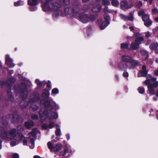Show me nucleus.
I'll return each mask as SVG.
<instances>
[{
  "label": "nucleus",
  "instance_id": "39",
  "mask_svg": "<svg viewBox=\"0 0 158 158\" xmlns=\"http://www.w3.org/2000/svg\"><path fill=\"white\" fill-rule=\"evenodd\" d=\"M60 2L63 4L65 5L69 4V0H60Z\"/></svg>",
  "mask_w": 158,
  "mask_h": 158
},
{
  "label": "nucleus",
  "instance_id": "37",
  "mask_svg": "<svg viewBox=\"0 0 158 158\" xmlns=\"http://www.w3.org/2000/svg\"><path fill=\"white\" fill-rule=\"evenodd\" d=\"M142 3L141 1H139L136 3V6L138 8H140L142 5Z\"/></svg>",
  "mask_w": 158,
  "mask_h": 158
},
{
  "label": "nucleus",
  "instance_id": "54",
  "mask_svg": "<svg viewBox=\"0 0 158 158\" xmlns=\"http://www.w3.org/2000/svg\"><path fill=\"white\" fill-rule=\"evenodd\" d=\"M104 18L105 19H106L107 20L109 19V17L108 15H106V17L104 16Z\"/></svg>",
  "mask_w": 158,
  "mask_h": 158
},
{
  "label": "nucleus",
  "instance_id": "17",
  "mask_svg": "<svg viewBox=\"0 0 158 158\" xmlns=\"http://www.w3.org/2000/svg\"><path fill=\"white\" fill-rule=\"evenodd\" d=\"M25 127L27 128H29L32 127L34 124L32 121H30L27 122H26L25 123Z\"/></svg>",
  "mask_w": 158,
  "mask_h": 158
},
{
  "label": "nucleus",
  "instance_id": "36",
  "mask_svg": "<svg viewBox=\"0 0 158 158\" xmlns=\"http://www.w3.org/2000/svg\"><path fill=\"white\" fill-rule=\"evenodd\" d=\"M148 89L150 91V93L151 94L154 95L155 94V91L153 88H148Z\"/></svg>",
  "mask_w": 158,
  "mask_h": 158
},
{
  "label": "nucleus",
  "instance_id": "51",
  "mask_svg": "<svg viewBox=\"0 0 158 158\" xmlns=\"http://www.w3.org/2000/svg\"><path fill=\"white\" fill-rule=\"evenodd\" d=\"M67 152H68V149H66L64 150V153L62 154V156H64L65 155V153Z\"/></svg>",
  "mask_w": 158,
  "mask_h": 158
},
{
  "label": "nucleus",
  "instance_id": "53",
  "mask_svg": "<svg viewBox=\"0 0 158 158\" xmlns=\"http://www.w3.org/2000/svg\"><path fill=\"white\" fill-rule=\"evenodd\" d=\"M129 29L131 31H132L134 30V29L133 27H129Z\"/></svg>",
  "mask_w": 158,
  "mask_h": 158
},
{
  "label": "nucleus",
  "instance_id": "7",
  "mask_svg": "<svg viewBox=\"0 0 158 158\" xmlns=\"http://www.w3.org/2000/svg\"><path fill=\"white\" fill-rule=\"evenodd\" d=\"M120 16L122 19L126 21H132L134 19L133 14L132 13H130L129 16L128 17L122 14H120Z\"/></svg>",
  "mask_w": 158,
  "mask_h": 158
},
{
  "label": "nucleus",
  "instance_id": "15",
  "mask_svg": "<svg viewBox=\"0 0 158 158\" xmlns=\"http://www.w3.org/2000/svg\"><path fill=\"white\" fill-rule=\"evenodd\" d=\"M38 3V0H28V4L30 6L36 5Z\"/></svg>",
  "mask_w": 158,
  "mask_h": 158
},
{
  "label": "nucleus",
  "instance_id": "1",
  "mask_svg": "<svg viewBox=\"0 0 158 158\" xmlns=\"http://www.w3.org/2000/svg\"><path fill=\"white\" fill-rule=\"evenodd\" d=\"M1 137L2 138L6 140L10 138L11 140H15L16 142H15V143L13 142H11V145L12 146H14L18 143L19 141H23V144L24 145L27 144V138L24 137L22 134L17 133L16 130L15 129L8 131L6 128H2L1 130Z\"/></svg>",
  "mask_w": 158,
  "mask_h": 158
},
{
  "label": "nucleus",
  "instance_id": "4",
  "mask_svg": "<svg viewBox=\"0 0 158 158\" xmlns=\"http://www.w3.org/2000/svg\"><path fill=\"white\" fill-rule=\"evenodd\" d=\"M35 133L34 131L29 132L28 133L29 138H30V143L29 146L31 148L33 149L34 147V139Z\"/></svg>",
  "mask_w": 158,
  "mask_h": 158
},
{
  "label": "nucleus",
  "instance_id": "55",
  "mask_svg": "<svg viewBox=\"0 0 158 158\" xmlns=\"http://www.w3.org/2000/svg\"><path fill=\"white\" fill-rule=\"evenodd\" d=\"M33 158H41L39 156H34Z\"/></svg>",
  "mask_w": 158,
  "mask_h": 158
},
{
  "label": "nucleus",
  "instance_id": "64",
  "mask_svg": "<svg viewBox=\"0 0 158 158\" xmlns=\"http://www.w3.org/2000/svg\"><path fill=\"white\" fill-rule=\"evenodd\" d=\"M156 96L158 97V90L157 91V92H156Z\"/></svg>",
  "mask_w": 158,
  "mask_h": 158
},
{
  "label": "nucleus",
  "instance_id": "10",
  "mask_svg": "<svg viewBox=\"0 0 158 158\" xmlns=\"http://www.w3.org/2000/svg\"><path fill=\"white\" fill-rule=\"evenodd\" d=\"M6 63L11 67H13L15 65L12 62V60L11 59L8 55H7L6 56Z\"/></svg>",
  "mask_w": 158,
  "mask_h": 158
},
{
  "label": "nucleus",
  "instance_id": "52",
  "mask_svg": "<svg viewBox=\"0 0 158 158\" xmlns=\"http://www.w3.org/2000/svg\"><path fill=\"white\" fill-rule=\"evenodd\" d=\"M154 74L155 75L158 76V69L154 71Z\"/></svg>",
  "mask_w": 158,
  "mask_h": 158
},
{
  "label": "nucleus",
  "instance_id": "13",
  "mask_svg": "<svg viewBox=\"0 0 158 158\" xmlns=\"http://www.w3.org/2000/svg\"><path fill=\"white\" fill-rule=\"evenodd\" d=\"M146 67L145 65H143L142 67V70L140 71V73L142 76H146L148 73V71L146 70Z\"/></svg>",
  "mask_w": 158,
  "mask_h": 158
},
{
  "label": "nucleus",
  "instance_id": "57",
  "mask_svg": "<svg viewBox=\"0 0 158 158\" xmlns=\"http://www.w3.org/2000/svg\"><path fill=\"white\" fill-rule=\"evenodd\" d=\"M152 76L150 75V74H149L148 75H147V78H151L152 77Z\"/></svg>",
  "mask_w": 158,
  "mask_h": 158
},
{
  "label": "nucleus",
  "instance_id": "34",
  "mask_svg": "<svg viewBox=\"0 0 158 158\" xmlns=\"http://www.w3.org/2000/svg\"><path fill=\"white\" fill-rule=\"evenodd\" d=\"M30 108L31 110L34 111L36 110L37 109V106L35 105H32L30 106Z\"/></svg>",
  "mask_w": 158,
  "mask_h": 158
},
{
  "label": "nucleus",
  "instance_id": "32",
  "mask_svg": "<svg viewBox=\"0 0 158 158\" xmlns=\"http://www.w3.org/2000/svg\"><path fill=\"white\" fill-rule=\"evenodd\" d=\"M121 45V48L123 49L127 48L128 47V44L127 43H122Z\"/></svg>",
  "mask_w": 158,
  "mask_h": 158
},
{
  "label": "nucleus",
  "instance_id": "46",
  "mask_svg": "<svg viewBox=\"0 0 158 158\" xmlns=\"http://www.w3.org/2000/svg\"><path fill=\"white\" fill-rule=\"evenodd\" d=\"M54 123L52 122H50L49 125V127L50 128H52L53 127H54Z\"/></svg>",
  "mask_w": 158,
  "mask_h": 158
},
{
  "label": "nucleus",
  "instance_id": "20",
  "mask_svg": "<svg viewBox=\"0 0 158 158\" xmlns=\"http://www.w3.org/2000/svg\"><path fill=\"white\" fill-rule=\"evenodd\" d=\"M35 82L37 84L38 87H40L43 85H44L46 83V82L45 81H44L43 82H40V81L39 79H36L35 80Z\"/></svg>",
  "mask_w": 158,
  "mask_h": 158
},
{
  "label": "nucleus",
  "instance_id": "47",
  "mask_svg": "<svg viewBox=\"0 0 158 158\" xmlns=\"http://www.w3.org/2000/svg\"><path fill=\"white\" fill-rule=\"evenodd\" d=\"M50 104V102L49 101H47L45 103V105L46 106H48Z\"/></svg>",
  "mask_w": 158,
  "mask_h": 158
},
{
  "label": "nucleus",
  "instance_id": "26",
  "mask_svg": "<svg viewBox=\"0 0 158 158\" xmlns=\"http://www.w3.org/2000/svg\"><path fill=\"white\" fill-rule=\"evenodd\" d=\"M56 131L55 133L56 135L59 136L61 134L60 129L59 128V126L58 125H56Z\"/></svg>",
  "mask_w": 158,
  "mask_h": 158
},
{
  "label": "nucleus",
  "instance_id": "48",
  "mask_svg": "<svg viewBox=\"0 0 158 158\" xmlns=\"http://www.w3.org/2000/svg\"><path fill=\"white\" fill-rule=\"evenodd\" d=\"M123 75L125 77H127L128 76V73L127 72H124L123 74Z\"/></svg>",
  "mask_w": 158,
  "mask_h": 158
},
{
  "label": "nucleus",
  "instance_id": "49",
  "mask_svg": "<svg viewBox=\"0 0 158 158\" xmlns=\"http://www.w3.org/2000/svg\"><path fill=\"white\" fill-rule=\"evenodd\" d=\"M151 80L152 82H154L156 81V79L155 77H151Z\"/></svg>",
  "mask_w": 158,
  "mask_h": 158
},
{
  "label": "nucleus",
  "instance_id": "3",
  "mask_svg": "<svg viewBox=\"0 0 158 158\" xmlns=\"http://www.w3.org/2000/svg\"><path fill=\"white\" fill-rule=\"evenodd\" d=\"M140 34L139 33H135L133 35V36L135 37V42H133L131 44V47L132 49H136L139 48V44L141 43V41L143 40V37H140L139 36Z\"/></svg>",
  "mask_w": 158,
  "mask_h": 158
},
{
  "label": "nucleus",
  "instance_id": "40",
  "mask_svg": "<svg viewBox=\"0 0 158 158\" xmlns=\"http://www.w3.org/2000/svg\"><path fill=\"white\" fill-rule=\"evenodd\" d=\"M31 118V119L32 120L37 119L39 118L38 116L37 115L35 114L32 115Z\"/></svg>",
  "mask_w": 158,
  "mask_h": 158
},
{
  "label": "nucleus",
  "instance_id": "12",
  "mask_svg": "<svg viewBox=\"0 0 158 158\" xmlns=\"http://www.w3.org/2000/svg\"><path fill=\"white\" fill-rule=\"evenodd\" d=\"M122 60L126 62H130V63L132 60V59L130 56L127 55H123L121 57Z\"/></svg>",
  "mask_w": 158,
  "mask_h": 158
},
{
  "label": "nucleus",
  "instance_id": "41",
  "mask_svg": "<svg viewBox=\"0 0 158 158\" xmlns=\"http://www.w3.org/2000/svg\"><path fill=\"white\" fill-rule=\"evenodd\" d=\"M152 12L153 14H155L158 13V10L156 8H155L152 10Z\"/></svg>",
  "mask_w": 158,
  "mask_h": 158
},
{
  "label": "nucleus",
  "instance_id": "60",
  "mask_svg": "<svg viewBox=\"0 0 158 158\" xmlns=\"http://www.w3.org/2000/svg\"><path fill=\"white\" fill-rule=\"evenodd\" d=\"M156 53L158 54V49H156L155 50Z\"/></svg>",
  "mask_w": 158,
  "mask_h": 158
},
{
  "label": "nucleus",
  "instance_id": "45",
  "mask_svg": "<svg viewBox=\"0 0 158 158\" xmlns=\"http://www.w3.org/2000/svg\"><path fill=\"white\" fill-rule=\"evenodd\" d=\"M151 36V34L149 31H148L145 33V36L147 38Z\"/></svg>",
  "mask_w": 158,
  "mask_h": 158
},
{
  "label": "nucleus",
  "instance_id": "31",
  "mask_svg": "<svg viewBox=\"0 0 158 158\" xmlns=\"http://www.w3.org/2000/svg\"><path fill=\"white\" fill-rule=\"evenodd\" d=\"M51 116L52 118H54V119H56L58 118V115L57 114L54 112H52L51 113Z\"/></svg>",
  "mask_w": 158,
  "mask_h": 158
},
{
  "label": "nucleus",
  "instance_id": "14",
  "mask_svg": "<svg viewBox=\"0 0 158 158\" xmlns=\"http://www.w3.org/2000/svg\"><path fill=\"white\" fill-rule=\"evenodd\" d=\"M141 53L143 56L142 58L143 60H145L148 58V52L144 50H142L140 52Z\"/></svg>",
  "mask_w": 158,
  "mask_h": 158
},
{
  "label": "nucleus",
  "instance_id": "56",
  "mask_svg": "<svg viewBox=\"0 0 158 158\" xmlns=\"http://www.w3.org/2000/svg\"><path fill=\"white\" fill-rule=\"evenodd\" d=\"M155 20L156 22H158V17L156 18L155 19Z\"/></svg>",
  "mask_w": 158,
  "mask_h": 158
},
{
  "label": "nucleus",
  "instance_id": "61",
  "mask_svg": "<svg viewBox=\"0 0 158 158\" xmlns=\"http://www.w3.org/2000/svg\"><path fill=\"white\" fill-rule=\"evenodd\" d=\"M89 0H83V1L84 2H85L88 1Z\"/></svg>",
  "mask_w": 158,
  "mask_h": 158
},
{
  "label": "nucleus",
  "instance_id": "58",
  "mask_svg": "<svg viewBox=\"0 0 158 158\" xmlns=\"http://www.w3.org/2000/svg\"><path fill=\"white\" fill-rule=\"evenodd\" d=\"M66 137L67 139L68 140L69 139V134H67L66 135Z\"/></svg>",
  "mask_w": 158,
  "mask_h": 158
},
{
  "label": "nucleus",
  "instance_id": "2",
  "mask_svg": "<svg viewBox=\"0 0 158 158\" xmlns=\"http://www.w3.org/2000/svg\"><path fill=\"white\" fill-rule=\"evenodd\" d=\"M42 7L44 11L53 10L54 11L53 16L55 17L60 14L62 12L59 10L60 5L58 3L53 2L52 0H47L45 3H43Z\"/></svg>",
  "mask_w": 158,
  "mask_h": 158
},
{
  "label": "nucleus",
  "instance_id": "28",
  "mask_svg": "<svg viewBox=\"0 0 158 158\" xmlns=\"http://www.w3.org/2000/svg\"><path fill=\"white\" fill-rule=\"evenodd\" d=\"M111 3L113 6L115 7L117 6L119 4V2L118 1L115 0H112Z\"/></svg>",
  "mask_w": 158,
  "mask_h": 158
},
{
  "label": "nucleus",
  "instance_id": "38",
  "mask_svg": "<svg viewBox=\"0 0 158 158\" xmlns=\"http://www.w3.org/2000/svg\"><path fill=\"white\" fill-rule=\"evenodd\" d=\"M48 148L51 150H52L53 149V146L51 142H48Z\"/></svg>",
  "mask_w": 158,
  "mask_h": 158
},
{
  "label": "nucleus",
  "instance_id": "5",
  "mask_svg": "<svg viewBox=\"0 0 158 158\" xmlns=\"http://www.w3.org/2000/svg\"><path fill=\"white\" fill-rule=\"evenodd\" d=\"M143 21L145 22L144 24L147 27H149L152 23V21L150 20L149 17L147 14H145L142 17Z\"/></svg>",
  "mask_w": 158,
  "mask_h": 158
},
{
  "label": "nucleus",
  "instance_id": "18",
  "mask_svg": "<svg viewBox=\"0 0 158 158\" xmlns=\"http://www.w3.org/2000/svg\"><path fill=\"white\" fill-rule=\"evenodd\" d=\"M158 86V81H156L154 83L150 84L148 86V88H156Z\"/></svg>",
  "mask_w": 158,
  "mask_h": 158
},
{
  "label": "nucleus",
  "instance_id": "43",
  "mask_svg": "<svg viewBox=\"0 0 158 158\" xmlns=\"http://www.w3.org/2000/svg\"><path fill=\"white\" fill-rule=\"evenodd\" d=\"M145 14V12L143 10H140L139 11L138 13V15L139 16H141L144 15Z\"/></svg>",
  "mask_w": 158,
  "mask_h": 158
},
{
  "label": "nucleus",
  "instance_id": "16",
  "mask_svg": "<svg viewBox=\"0 0 158 158\" xmlns=\"http://www.w3.org/2000/svg\"><path fill=\"white\" fill-rule=\"evenodd\" d=\"M127 67L126 64L124 62H121L120 63L118 66V69L120 70L123 69Z\"/></svg>",
  "mask_w": 158,
  "mask_h": 158
},
{
  "label": "nucleus",
  "instance_id": "27",
  "mask_svg": "<svg viewBox=\"0 0 158 158\" xmlns=\"http://www.w3.org/2000/svg\"><path fill=\"white\" fill-rule=\"evenodd\" d=\"M40 118L42 120V121H43L47 117V115L44 113H43V114L41 115V111H40Z\"/></svg>",
  "mask_w": 158,
  "mask_h": 158
},
{
  "label": "nucleus",
  "instance_id": "19",
  "mask_svg": "<svg viewBox=\"0 0 158 158\" xmlns=\"http://www.w3.org/2000/svg\"><path fill=\"white\" fill-rule=\"evenodd\" d=\"M21 97L24 99L26 98L27 96V92L26 90L22 91L20 94Z\"/></svg>",
  "mask_w": 158,
  "mask_h": 158
},
{
  "label": "nucleus",
  "instance_id": "50",
  "mask_svg": "<svg viewBox=\"0 0 158 158\" xmlns=\"http://www.w3.org/2000/svg\"><path fill=\"white\" fill-rule=\"evenodd\" d=\"M42 128L43 129H46L47 128V127L46 125L44 124L43 125Z\"/></svg>",
  "mask_w": 158,
  "mask_h": 158
},
{
  "label": "nucleus",
  "instance_id": "35",
  "mask_svg": "<svg viewBox=\"0 0 158 158\" xmlns=\"http://www.w3.org/2000/svg\"><path fill=\"white\" fill-rule=\"evenodd\" d=\"M138 91L139 93L142 94L144 93L145 90L143 87H139L138 88Z\"/></svg>",
  "mask_w": 158,
  "mask_h": 158
},
{
  "label": "nucleus",
  "instance_id": "44",
  "mask_svg": "<svg viewBox=\"0 0 158 158\" xmlns=\"http://www.w3.org/2000/svg\"><path fill=\"white\" fill-rule=\"evenodd\" d=\"M144 83L146 85H148L150 84L151 83L150 81L148 79L144 81Z\"/></svg>",
  "mask_w": 158,
  "mask_h": 158
},
{
  "label": "nucleus",
  "instance_id": "33",
  "mask_svg": "<svg viewBox=\"0 0 158 158\" xmlns=\"http://www.w3.org/2000/svg\"><path fill=\"white\" fill-rule=\"evenodd\" d=\"M102 4L105 5H108L110 4V2L108 0H102Z\"/></svg>",
  "mask_w": 158,
  "mask_h": 158
},
{
  "label": "nucleus",
  "instance_id": "29",
  "mask_svg": "<svg viewBox=\"0 0 158 158\" xmlns=\"http://www.w3.org/2000/svg\"><path fill=\"white\" fill-rule=\"evenodd\" d=\"M58 92H59L58 89L56 88H55L53 89L52 90V95H53V94L55 95L56 94H58Z\"/></svg>",
  "mask_w": 158,
  "mask_h": 158
},
{
  "label": "nucleus",
  "instance_id": "63",
  "mask_svg": "<svg viewBox=\"0 0 158 158\" xmlns=\"http://www.w3.org/2000/svg\"><path fill=\"white\" fill-rule=\"evenodd\" d=\"M156 61L157 63H158V58H157L156 59Z\"/></svg>",
  "mask_w": 158,
  "mask_h": 158
},
{
  "label": "nucleus",
  "instance_id": "42",
  "mask_svg": "<svg viewBox=\"0 0 158 158\" xmlns=\"http://www.w3.org/2000/svg\"><path fill=\"white\" fill-rule=\"evenodd\" d=\"M12 158H19V155L17 153L12 154Z\"/></svg>",
  "mask_w": 158,
  "mask_h": 158
},
{
  "label": "nucleus",
  "instance_id": "8",
  "mask_svg": "<svg viewBox=\"0 0 158 158\" xmlns=\"http://www.w3.org/2000/svg\"><path fill=\"white\" fill-rule=\"evenodd\" d=\"M120 5L122 9L124 10H126L133 6L132 4H130L128 5L127 3V2L125 1H123L121 2Z\"/></svg>",
  "mask_w": 158,
  "mask_h": 158
},
{
  "label": "nucleus",
  "instance_id": "9",
  "mask_svg": "<svg viewBox=\"0 0 158 158\" xmlns=\"http://www.w3.org/2000/svg\"><path fill=\"white\" fill-rule=\"evenodd\" d=\"M79 20L83 23H85L88 22L89 20L88 16L86 14L79 15Z\"/></svg>",
  "mask_w": 158,
  "mask_h": 158
},
{
  "label": "nucleus",
  "instance_id": "6",
  "mask_svg": "<svg viewBox=\"0 0 158 158\" xmlns=\"http://www.w3.org/2000/svg\"><path fill=\"white\" fill-rule=\"evenodd\" d=\"M101 9V7L100 5V0H96V2L94 4V6L92 8V11L94 12H99Z\"/></svg>",
  "mask_w": 158,
  "mask_h": 158
},
{
  "label": "nucleus",
  "instance_id": "30",
  "mask_svg": "<svg viewBox=\"0 0 158 158\" xmlns=\"http://www.w3.org/2000/svg\"><path fill=\"white\" fill-rule=\"evenodd\" d=\"M23 2L21 1H19L17 2L14 3V4L15 6H19L22 5L23 4Z\"/></svg>",
  "mask_w": 158,
  "mask_h": 158
},
{
  "label": "nucleus",
  "instance_id": "11",
  "mask_svg": "<svg viewBox=\"0 0 158 158\" xmlns=\"http://www.w3.org/2000/svg\"><path fill=\"white\" fill-rule=\"evenodd\" d=\"M109 24L108 22L107 21H100L99 23L100 27L102 29H103L107 26Z\"/></svg>",
  "mask_w": 158,
  "mask_h": 158
},
{
  "label": "nucleus",
  "instance_id": "23",
  "mask_svg": "<svg viewBox=\"0 0 158 158\" xmlns=\"http://www.w3.org/2000/svg\"><path fill=\"white\" fill-rule=\"evenodd\" d=\"M158 47V44L157 43H152L150 46V48L152 49H155Z\"/></svg>",
  "mask_w": 158,
  "mask_h": 158
},
{
  "label": "nucleus",
  "instance_id": "62",
  "mask_svg": "<svg viewBox=\"0 0 158 158\" xmlns=\"http://www.w3.org/2000/svg\"><path fill=\"white\" fill-rule=\"evenodd\" d=\"M115 77L116 78V79H117V80H118V75H115Z\"/></svg>",
  "mask_w": 158,
  "mask_h": 158
},
{
  "label": "nucleus",
  "instance_id": "25",
  "mask_svg": "<svg viewBox=\"0 0 158 158\" xmlns=\"http://www.w3.org/2000/svg\"><path fill=\"white\" fill-rule=\"evenodd\" d=\"M20 105L21 107L22 108H24L27 106V102H25V101L24 100H23L21 102Z\"/></svg>",
  "mask_w": 158,
  "mask_h": 158
},
{
  "label": "nucleus",
  "instance_id": "59",
  "mask_svg": "<svg viewBox=\"0 0 158 158\" xmlns=\"http://www.w3.org/2000/svg\"><path fill=\"white\" fill-rule=\"evenodd\" d=\"M153 0H149V2L150 4H151Z\"/></svg>",
  "mask_w": 158,
  "mask_h": 158
},
{
  "label": "nucleus",
  "instance_id": "24",
  "mask_svg": "<svg viewBox=\"0 0 158 158\" xmlns=\"http://www.w3.org/2000/svg\"><path fill=\"white\" fill-rule=\"evenodd\" d=\"M131 64L135 65H141L140 63L139 62L138 60H133L132 59Z\"/></svg>",
  "mask_w": 158,
  "mask_h": 158
},
{
  "label": "nucleus",
  "instance_id": "22",
  "mask_svg": "<svg viewBox=\"0 0 158 158\" xmlns=\"http://www.w3.org/2000/svg\"><path fill=\"white\" fill-rule=\"evenodd\" d=\"M114 11L113 10H110L109 9L108 7L106 6H105L103 9V12L105 13H111Z\"/></svg>",
  "mask_w": 158,
  "mask_h": 158
},
{
  "label": "nucleus",
  "instance_id": "21",
  "mask_svg": "<svg viewBox=\"0 0 158 158\" xmlns=\"http://www.w3.org/2000/svg\"><path fill=\"white\" fill-rule=\"evenodd\" d=\"M62 148V145L60 144H57L54 148L53 149L55 151H59Z\"/></svg>",
  "mask_w": 158,
  "mask_h": 158
}]
</instances>
